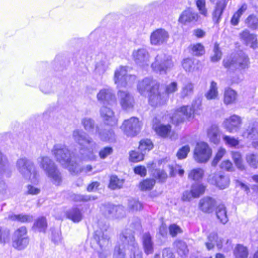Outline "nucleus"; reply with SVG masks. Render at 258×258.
I'll return each mask as SVG.
<instances>
[{
	"label": "nucleus",
	"instance_id": "nucleus-9",
	"mask_svg": "<svg viewBox=\"0 0 258 258\" xmlns=\"http://www.w3.org/2000/svg\"><path fill=\"white\" fill-rule=\"evenodd\" d=\"M136 79V76L127 74L126 67H120L114 72V83L119 88L131 85L135 81Z\"/></svg>",
	"mask_w": 258,
	"mask_h": 258
},
{
	"label": "nucleus",
	"instance_id": "nucleus-49",
	"mask_svg": "<svg viewBox=\"0 0 258 258\" xmlns=\"http://www.w3.org/2000/svg\"><path fill=\"white\" fill-rule=\"evenodd\" d=\"M204 170L200 168L191 170L188 173V178L194 180H199L203 178Z\"/></svg>",
	"mask_w": 258,
	"mask_h": 258
},
{
	"label": "nucleus",
	"instance_id": "nucleus-26",
	"mask_svg": "<svg viewBox=\"0 0 258 258\" xmlns=\"http://www.w3.org/2000/svg\"><path fill=\"white\" fill-rule=\"evenodd\" d=\"M227 4V2L225 0H220L216 3L212 14L213 20L215 23L218 24L221 21Z\"/></svg>",
	"mask_w": 258,
	"mask_h": 258
},
{
	"label": "nucleus",
	"instance_id": "nucleus-46",
	"mask_svg": "<svg viewBox=\"0 0 258 258\" xmlns=\"http://www.w3.org/2000/svg\"><path fill=\"white\" fill-rule=\"evenodd\" d=\"M194 91V85L190 82L184 84L180 92V97L182 98L191 95Z\"/></svg>",
	"mask_w": 258,
	"mask_h": 258
},
{
	"label": "nucleus",
	"instance_id": "nucleus-27",
	"mask_svg": "<svg viewBox=\"0 0 258 258\" xmlns=\"http://www.w3.org/2000/svg\"><path fill=\"white\" fill-rule=\"evenodd\" d=\"M215 205V200L210 197L203 198L199 202V208L204 213H212L214 210Z\"/></svg>",
	"mask_w": 258,
	"mask_h": 258
},
{
	"label": "nucleus",
	"instance_id": "nucleus-34",
	"mask_svg": "<svg viewBox=\"0 0 258 258\" xmlns=\"http://www.w3.org/2000/svg\"><path fill=\"white\" fill-rule=\"evenodd\" d=\"M8 219L12 221H17L21 223L30 222L33 220V216L28 214H10L8 216Z\"/></svg>",
	"mask_w": 258,
	"mask_h": 258
},
{
	"label": "nucleus",
	"instance_id": "nucleus-11",
	"mask_svg": "<svg viewBox=\"0 0 258 258\" xmlns=\"http://www.w3.org/2000/svg\"><path fill=\"white\" fill-rule=\"evenodd\" d=\"M196 110L195 105L191 106H183L176 110L171 117L172 122L175 124H178L183 122L185 119H189Z\"/></svg>",
	"mask_w": 258,
	"mask_h": 258
},
{
	"label": "nucleus",
	"instance_id": "nucleus-47",
	"mask_svg": "<svg viewBox=\"0 0 258 258\" xmlns=\"http://www.w3.org/2000/svg\"><path fill=\"white\" fill-rule=\"evenodd\" d=\"M232 159L236 167L240 170L244 169V166L243 164L242 156L240 152L233 151L231 153Z\"/></svg>",
	"mask_w": 258,
	"mask_h": 258
},
{
	"label": "nucleus",
	"instance_id": "nucleus-40",
	"mask_svg": "<svg viewBox=\"0 0 258 258\" xmlns=\"http://www.w3.org/2000/svg\"><path fill=\"white\" fill-rule=\"evenodd\" d=\"M218 95L217 84L214 82L212 81L210 86V89L205 96L208 100L215 99L217 98Z\"/></svg>",
	"mask_w": 258,
	"mask_h": 258
},
{
	"label": "nucleus",
	"instance_id": "nucleus-35",
	"mask_svg": "<svg viewBox=\"0 0 258 258\" xmlns=\"http://www.w3.org/2000/svg\"><path fill=\"white\" fill-rule=\"evenodd\" d=\"M247 9V6L246 4H243L241 5L238 10L233 15L230 20L231 25L237 26L238 24L240 18L246 11Z\"/></svg>",
	"mask_w": 258,
	"mask_h": 258
},
{
	"label": "nucleus",
	"instance_id": "nucleus-50",
	"mask_svg": "<svg viewBox=\"0 0 258 258\" xmlns=\"http://www.w3.org/2000/svg\"><path fill=\"white\" fill-rule=\"evenodd\" d=\"M174 244L177 248L178 252L181 256L185 255L187 254L188 250L186 243L184 241L182 240H176L174 242Z\"/></svg>",
	"mask_w": 258,
	"mask_h": 258
},
{
	"label": "nucleus",
	"instance_id": "nucleus-45",
	"mask_svg": "<svg viewBox=\"0 0 258 258\" xmlns=\"http://www.w3.org/2000/svg\"><path fill=\"white\" fill-rule=\"evenodd\" d=\"M153 145L150 140H143L140 141L139 146V150L144 155L147 152L152 149Z\"/></svg>",
	"mask_w": 258,
	"mask_h": 258
},
{
	"label": "nucleus",
	"instance_id": "nucleus-22",
	"mask_svg": "<svg viewBox=\"0 0 258 258\" xmlns=\"http://www.w3.org/2000/svg\"><path fill=\"white\" fill-rule=\"evenodd\" d=\"M241 124V118L236 115H233L223 121V126L230 133L237 131Z\"/></svg>",
	"mask_w": 258,
	"mask_h": 258
},
{
	"label": "nucleus",
	"instance_id": "nucleus-43",
	"mask_svg": "<svg viewBox=\"0 0 258 258\" xmlns=\"http://www.w3.org/2000/svg\"><path fill=\"white\" fill-rule=\"evenodd\" d=\"M154 131L159 136L165 138L171 131V126L161 124L158 126H155Z\"/></svg>",
	"mask_w": 258,
	"mask_h": 258
},
{
	"label": "nucleus",
	"instance_id": "nucleus-33",
	"mask_svg": "<svg viewBox=\"0 0 258 258\" xmlns=\"http://www.w3.org/2000/svg\"><path fill=\"white\" fill-rule=\"evenodd\" d=\"M237 99V93L230 88H227L225 89L224 93V102L226 105L231 104L235 103Z\"/></svg>",
	"mask_w": 258,
	"mask_h": 258
},
{
	"label": "nucleus",
	"instance_id": "nucleus-13",
	"mask_svg": "<svg viewBox=\"0 0 258 258\" xmlns=\"http://www.w3.org/2000/svg\"><path fill=\"white\" fill-rule=\"evenodd\" d=\"M141 126L142 123L139 118L132 117L123 121L121 128L126 136L133 137L139 133Z\"/></svg>",
	"mask_w": 258,
	"mask_h": 258
},
{
	"label": "nucleus",
	"instance_id": "nucleus-24",
	"mask_svg": "<svg viewBox=\"0 0 258 258\" xmlns=\"http://www.w3.org/2000/svg\"><path fill=\"white\" fill-rule=\"evenodd\" d=\"M199 17L198 13L192 9L188 8L182 12L179 18V22L184 24L195 23L198 21Z\"/></svg>",
	"mask_w": 258,
	"mask_h": 258
},
{
	"label": "nucleus",
	"instance_id": "nucleus-7",
	"mask_svg": "<svg viewBox=\"0 0 258 258\" xmlns=\"http://www.w3.org/2000/svg\"><path fill=\"white\" fill-rule=\"evenodd\" d=\"M224 67L231 71L236 69L244 70L249 67V61L248 56L242 52L232 54L223 60Z\"/></svg>",
	"mask_w": 258,
	"mask_h": 258
},
{
	"label": "nucleus",
	"instance_id": "nucleus-10",
	"mask_svg": "<svg viewBox=\"0 0 258 258\" xmlns=\"http://www.w3.org/2000/svg\"><path fill=\"white\" fill-rule=\"evenodd\" d=\"M29 241L27 229L25 226L19 228L14 232L12 237V245L14 248L23 249L28 245Z\"/></svg>",
	"mask_w": 258,
	"mask_h": 258
},
{
	"label": "nucleus",
	"instance_id": "nucleus-61",
	"mask_svg": "<svg viewBox=\"0 0 258 258\" xmlns=\"http://www.w3.org/2000/svg\"><path fill=\"white\" fill-rule=\"evenodd\" d=\"M182 65L186 72H191L195 69L194 62L190 58L184 59L182 61Z\"/></svg>",
	"mask_w": 258,
	"mask_h": 258
},
{
	"label": "nucleus",
	"instance_id": "nucleus-38",
	"mask_svg": "<svg viewBox=\"0 0 258 258\" xmlns=\"http://www.w3.org/2000/svg\"><path fill=\"white\" fill-rule=\"evenodd\" d=\"M216 215L217 218L220 222L223 224L226 223L228 220L226 208L223 205H220L216 211Z\"/></svg>",
	"mask_w": 258,
	"mask_h": 258
},
{
	"label": "nucleus",
	"instance_id": "nucleus-36",
	"mask_svg": "<svg viewBox=\"0 0 258 258\" xmlns=\"http://www.w3.org/2000/svg\"><path fill=\"white\" fill-rule=\"evenodd\" d=\"M235 258H247L248 251L246 247L242 244H237L233 250Z\"/></svg>",
	"mask_w": 258,
	"mask_h": 258
},
{
	"label": "nucleus",
	"instance_id": "nucleus-6",
	"mask_svg": "<svg viewBox=\"0 0 258 258\" xmlns=\"http://www.w3.org/2000/svg\"><path fill=\"white\" fill-rule=\"evenodd\" d=\"M108 229L109 226L107 224H105L102 226L100 225L99 229L94 232L93 240L102 250V251H98L100 258H106L108 254L106 249L110 239V231Z\"/></svg>",
	"mask_w": 258,
	"mask_h": 258
},
{
	"label": "nucleus",
	"instance_id": "nucleus-19",
	"mask_svg": "<svg viewBox=\"0 0 258 258\" xmlns=\"http://www.w3.org/2000/svg\"><path fill=\"white\" fill-rule=\"evenodd\" d=\"M158 87H159V83L156 80L151 78H145L139 82L137 88L140 93L143 95L146 92H149L150 93L153 88L157 89Z\"/></svg>",
	"mask_w": 258,
	"mask_h": 258
},
{
	"label": "nucleus",
	"instance_id": "nucleus-25",
	"mask_svg": "<svg viewBox=\"0 0 258 258\" xmlns=\"http://www.w3.org/2000/svg\"><path fill=\"white\" fill-rule=\"evenodd\" d=\"M142 242L145 253L147 255L152 254L154 252V242L149 232L143 233Z\"/></svg>",
	"mask_w": 258,
	"mask_h": 258
},
{
	"label": "nucleus",
	"instance_id": "nucleus-62",
	"mask_svg": "<svg viewBox=\"0 0 258 258\" xmlns=\"http://www.w3.org/2000/svg\"><path fill=\"white\" fill-rule=\"evenodd\" d=\"M189 151V146L188 145H185L179 149L176 154V156L179 159H184L187 157Z\"/></svg>",
	"mask_w": 258,
	"mask_h": 258
},
{
	"label": "nucleus",
	"instance_id": "nucleus-64",
	"mask_svg": "<svg viewBox=\"0 0 258 258\" xmlns=\"http://www.w3.org/2000/svg\"><path fill=\"white\" fill-rule=\"evenodd\" d=\"M196 6L201 15L204 16H207V10L206 8L205 0H197Z\"/></svg>",
	"mask_w": 258,
	"mask_h": 258
},
{
	"label": "nucleus",
	"instance_id": "nucleus-48",
	"mask_svg": "<svg viewBox=\"0 0 258 258\" xmlns=\"http://www.w3.org/2000/svg\"><path fill=\"white\" fill-rule=\"evenodd\" d=\"M124 180L119 179L116 176L112 175L110 177L109 187L112 189H116L122 187Z\"/></svg>",
	"mask_w": 258,
	"mask_h": 258
},
{
	"label": "nucleus",
	"instance_id": "nucleus-39",
	"mask_svg": "<svg viewBox=\"0 0 258 258\" xmlns=\"http://www.w3.org/2000/svg\"><path fill=\"white\" fill-rule=\"evenodd\" d=\"M245 24L252 30H258V16L254 14L250 15L245 19Z\"/></svg>",
	"mask_w": 258,
	"mask_h": 258
},
{
	"label": "nucleus",
	"instance_id": "nucleus-52",
	"mask_svg": "<svg viewBox=\"0 0 258 258\" xmlns=\"http://www.w3.org/2000/svg\"><path fill=\"white\" fill-rule=\"evenodd\" d=\"M257 134V130L254 124L249 125L248 128L242 133V136L247 139H252Z\"/></svg>",
	"mask_w": 258,
	"mask_h": 258
},
{
	"label": "nucleus",
	"instance_id": "nucleus-28",
	"mask_svg": "<svg viewBox=\"0 0 258 258\" xmlns=\"http://www.w3.org/2000/svg\"><path fill=\"white\" fill-rule=\"evenodd\" d=\"M98 59L95 65L94 73L97 75L102 76L107 70L108 62L106 56L102 54L98 56Z\"/></svg>",
	"mask_w": 258,
	"mask_h": 258
},
{
	"label": "nucleus",
	"instance_id": "nucleus-55",
	"mask_svg": "<svg viewBox=\"0 0 258 258\" xmlns=\"http://www.w3.org/2000/svg\"><path fill=\"white\" fill-rule=\"evenodd\" d=\"M246 160L250 166L253 168H257L258 165V158L255 154L252 153L247 154Z\"/></svg>",
	"mask_w": 258,
	"mask_h": 258
},
{
	"label": "nucleus",
	"instance_id": "nucleus-20",
	"mask_svg": "<svg viewBox=\"0 0 258 258\" xmlns=\"http://www.w3.org/2000/svg\"><path fill=\"white\" fill-rule=\"evenodd\" d=\"M98 101L104 105L110 104L115 100V95L110 88L101 89L97 95Z\"/></svg>",
	"mask_w": 258,
	"mask_h": 258
},
{
	"label": "nucleus",
	"instance_id": "nucleus-30",
	"mask_svg": "<svg viewBox=\"0 0 258 258\" xmlns=\"http://www.w3.org/2000/svg\"><path fill=\"white\" fill-rule=\"evenodd\" d=\"M96 133L98 134L99 137L102 141L113 142L115 140V134L111 128L104 129L100 131L98 127H97Z\"/></svg>",
	"mask_w": 258,
	"mask_h": 258
},
{
	"label": "nucleus",
	"instance_id": "nucleus-41",
	"mask_svg": "<svg viewBox=\"0 0 258 258\" xmlns=\"http://www.w3.org/2000/svg\"><path fill=\"white\" fill-rule=\"evenodd\" d=\"M104 214L108 217H114L115 211H119L122 212L121 206H114L113 205L108 204L103 206Z\"/></svg>",
	"mask_w": 258,
	"mask_h": 258
},
{
	"label": "nucleus",
	"instance_id": "nucleus-37",
	"mask_svg": "<svg viewBox=\"0 0 258 258\" xmlns=\"http://www.w3.org/2000/svg\"><path fill=\"white\" fill-rule=\"evenodd\" d=\"M81 124L84 129L89 133H92L95 128L98 127L95 125V122L93 119L85 117L81 119Z\"/></svg>",
	"mask_w": 258,
	"mask_h": 258
},
{
	"label": "nucleus",
	"instance_id": "nucleus-12",
	"mask_svg": "<svg viewBox=\"0 0 258 258\" xmlns=\"http://www.w3.org/2000/svg\"><path fill=\"white\" fill-rule=\"evenodd\" d=\"M212 154V150L208 144L205 142H199L197 144L194 150V158L198 163H206L210 159Z\"/></svg>",
	"mask_w": 258,
	"mask_h": 258
},
{
	"label": "nucleus",
	"instance_id": "nucleus-4",
	"mask_svg": "<svg viewBox=\"0 0 258 258\" xmlns=\"http://www.w3.org/2000/svg\"><path fill=\"white\" fill-rule=\"evenodd\" d=\"M37 163L51 182L56 186L62 182V176L55 163L47 156H40L37 158Z\"/></svg>",
	"mask_w": 258,
	"mask_h": 258
},
{
	"label": "nucleus",
	"instance_id": "nucleus-42",
	"mask_svg": "<svg viewBox=\"0 0 258 258\" xmlns=\"http://www.w3.org/2000/svg\"><path fill=\"white\" fill-rule=\"evenodd\" d=\"M206 187L202 183H195L191 187V192L195 198L199 197L203 195L205 190Z\"/></svg>",
	"mask_w": 258,
	"mask_h": 258
},
{
	"label": "nucleus",
	"instance_id": "nucleus-31",
	"mask_svg": "<svg viewBox=\"0 0 258 258\" xmlns=\"http://www.w3.org/2000/svg\"><path fill=\"white\" fill-rule=\"evenodd\" d=\"M207 135L211 142L215 144L219 143L220 140V133L217 125L213 124L208 129Z\"/></svg>",
	"mask_w": 258,
	"mask_h": 258
},
{
	"label": "nucleus",
	"instance_id": "nucleus-56",
	"mask_svg": "<svg viewBox=\"0 0 258 258\" xmlns=\"http://www.w3.org/2000/svg\"><path fill=\"white\" fill-rule=\"evenodd\" d=\"M192 53L194 55L200 56L205 53L204 46L201 43H197L190 46Z\"/></svg>",
	"mask_w": 258,
	"mask_h": 258
},
{
	"label": "nucleus",
	"instance_id": "nucleus-8",
	"mask_svg": "<svg viewBox=\"0 0 258 258\" xmlns=\"http://www.w3.org/2000/svg\"><path fill=\"white\" fill-rule=\"evenodd\" d=\"M173 66L171 57L160 52L158 53L151 63L152 70L160 74H165L167 71Z\"/></svg>",
	"mask_w": 258,
	"mask_h": 258
},
{
	"label": "nucleus",
	"instance_id": "nucleus-3",
	"mask_svg": "<svg viewBox=\"0 0 258 258\" xmlns=\"http://www.w3.org/2000/svg\"><path fill=\"white\" fill-rule=\"evenodd\" d=\"M51 153L56 160L64 168L68 169L70 172H78L80 168L77 166L74 167L76 158L71 153L68 148L64 144H55L51 150Z\"/></svg>",
	"mask_w": 258,
	"mask_h": 258
},
{
	"label": "nucleus",
	"instance_id": "nucleus-57",
	"mask_svg": "<svg viewBox=\"0 0 258 258\" xmlns=\"http://www.w3.org/2000/svg\"><path fill=\"white\" fill-rule=\"evenodd\" d=\"M153 176L160 182H164L167 177L166 173L160 169H155L153 173Z\"/></svg>",
	"mask_w": 258,
	"mask_h": 258
},
{
	"label": "nucleus",
	"instance_id": "nucleus-17",
	"mask_svg": "<svg viewBox=\"0 0 258 258\" xmlns=\"http://www.w3.org/2000/svg\"><path fill=\"white\" fill-rule=\"evenodd\" d=\"M117 96L121 108L125 110L133 109L135 101L133 97L127 91L119 90Z\"/></svg>",
	"mask_w": 258,
	"mask_h": 258
},
{
	"label": "nucleus",
	"instance_id": "nucleus-58",
	"mask_svg": "<svg viewBox=\"0 0 258 258\" xmlns=\"http://www.w3.org/2000/svg\"><path fill=\"white\" fill-rule=\"evenodd\" d=\"M96 197L91 195H74L73 199L77 202H88L97 199Z\"/></svg>",
	"mask_w": 258,
	"mask_h": 258
},
{
	"label": "nucleus",
	"instance_id": "nucleus-60",
	"mask_svg": "<svg viewBox=\"0 0 258 258\" xmlns=\"http://www.w3.org/2000/svg\"><path fill=\"white\" fill-rule=\"evenodd\" d=\"M177 90V83L175 82H173L166 86L164 93L166 95L167 99H168L169 95L176 92Z\"/></svg>",
	"mask_w": 258,
	"mask_h": 258
},
{
	"label": "nucleus",
	"instance_id": "nucleus-51",
	"mask_svg": "<svg viewBox=\"0 0 258 258\" xmlns=\"http://www.w3.org/2000/svg\"><path fill=\"white\" fill-rule=\"evenodd\" d=\"M155 183V180L153 179H146L140 183L141 190L146 191L152 189Z\"/></svg>",
	"mask_w": 258,
	"mask_h": 258
},
{
	"label": "nucleus",
	"instance_id": "nucleus-15",
	"mask_svg": "<svg viewBox=\"0 0 258 258\" xmlns=\"http://www.w3.org/2000/svg\"><path fill=\"white\" fill-rule=\"evenodd\" d=\"M132 57L135 62L141 67L149 66L150 55L146 48H141L134 50L132 52Z\"/></svg>",
	"mask_w": 258,
	"mask_h": 258
},
{
	"label": "nucleus",
	"instance_id": "nucleus-23",
	"mask_svg": "<svg viewBox=\"0 0 258 258\" xmlns=\"http://www.w3.org/2000/svg\"><path fill=\"white\" fill-rule=\"evenodd\" d=\"M100 114L106 124L112 126L116 124L117 119L110 108L103 105L100 109Z\"/></svg>",
	"mask_w": 258,
	"mask_h": 258
},
{
	"label": "nucleus",
	"instance_id": "nucleus-16",
	"mask_svg": "<svg viewBox=\"0 0 258 258\" xmlns=\"http://www.w3.org/2000/svg\"><path fill=\"white\" fill-rule=\"evenodd\" d=\"M167 97L164 92H161L159 87L153 90L149 93V102L153 107H158L165 104L167 101Z\"/></svg>",
	"mask_w": 258,
	"mask_h": 258
},
{
	"label": "nucleus",
	"instance_id": "nucleus-29",
	"mask_svg": "<svg viewBox=\"0 0 258 258\" xmlns=\"http://www.w3.org/2000/svg\"><path fill=\"white\" fill-rule=\"evenodd\" d=\"M240 37L247 45L250 46L251 48L255 49L257 47V39L256 36L250 34L247 30H244L240 34Z\"/></svg>",
	"mask_w": 258,
	"mask_h": 258
},
{
	"label": "nucleus",
	"instance_id": "nucleus-44",
	"mask_svg": "<svg viewBox=\"0 0 258 258\" xmlns=\"http://www.w3.org/2000/svg\"><path fill=\"white\" fill-rule=\"evenodd\" d=\"M47 227L46 220L43 217L38 218L33 225V228L39 232H45Z\"/></svg>",
	"mask_w": 258,
	"mask_h": 258
},
{
	"label": "nucleus",
	"instance_id": "nucleus-18",
	"mask_svg": "<svg viewBox=\"0 0 258 258\" xmlns=\"http://www.w3.org/2000/svg\"><path fill=\"white\" fill-rule=\"evenodd\" d=\"M169 35L167 31L164 29H157L150 35V42L152 45H160L166 42Z\"/></svg>",
	"mask_w": 258,
	"mask_h": 258
},
{
	"label": "nucleus",
	"instance_id": "nucleus-5",
	"mask_svg": "<svg viewBox=\"0 0 258 258\" xmlns=\"http://www.w3.org/2000/svg\"><path fill=\"white\" fill-rule=\"evenodd\" d=\"M16 167L24 178L35 184L38 182L39 173L32 161L26 158H20L17 161Z\"/></svg>",
	"mask_w": 258,
	"mask_h": 258
},
{
	"label": "nucleus",
	"instance_id": "nucleus-21",
	"mask_svg": "<svg viewBox=\"0 0 258 258\" xmlns=\"http://www.w3.org/2000/svg\"><path fill=\"white\" fill-rule=\"evenodd\" d=\"M208 181L212 184L216 185L221 189L227 188L229 184L230 180L228 176L223 175L220 173H215L210 175Z\"/></svg>",
	"mask_w": 258,
	"mask_h": 258
},
{
	"label": "nucleus",
	"instance_id": "nucleus-53",
	"mask_svg": "<svg viewBox=\"0 0 258 258\" xmlns=\"http://www.w3.org/2000/svg\"><path fill=\"white\" fill-rule=\"evenodd\" d=\"M223 139L225 144L231 148H235L238 145L239 142L238 139L226 135L223 136Z\"/></svg>",
	"mask_w": 258,
	"mask_h": 258
},
{
	"label": "nucleus",
	"instance_id": "nucleus-14",
	"mask_svg": "<svg viewBox=\"0 0 258 258\" xmlns=\"http://www.w3.org/2000/svg\"><path fill=\"white\" fill-rule=\"evenodd\" d=\"M224 239L219 238L216 233H211L208 236V241L206 243V245L208 250L212 249L216 243L218 249L223 248L225 251H228L232 248L231 241L227 239L225 245H223Z\"/></svg>",
	"mask_w": 258,
	"mask_h": 258
},
{
	"label": "nucleus",
	"instance_id": "nucleus-63",
	"mask_svg": "<svg viewBox=\"0 0 258 258\" xmlns=\"http://www.w3.org/2000/svg\"><path fill=\"white\" fill-rule=\"evenodd\" d=\"M213 51L214 55L211 56V59L212 62H217L221 58L222 55V52L220 50L219 45L218 44H215Z\"/></svg>",
	"mask_w": 258,
	"mask_h": 258
},
{
	"label": "nucleus",
	"instance_id": "nucleus-59",
	"mask_svg": "<svg viewBox=\"0 0 258 258\" xmlns=\"http://www.w3.org/2000/svg\"><path fill=\"white\" fill-rule=\"evenodd\" d=\"M144 153L138 151H132L130 154V159L133 162H138L143 160Z\"/></svg>",
	"mask_w": 258,
	"mask_h": 258
},
{
	"label": "nucleus",
	"instance_id": "nucleus-1",
	"mask_svg": "<svg viewBox=\"0 0 258 258\" xmlns=\"http://www.w3.org/2000/svg\"><path fill=\"white\" fill-rule=\"evenodd\" d=\"M130 227L132 229H126L119 235L117 244L114 248L113 258H124L127 250L133 254L131 255V258H142V253L134 235L136 231L142 230L140 219L137 217L134 218Z\"/></svg>",
	"mask_w": 258,
	"mask_h": 258
},
{
	"label": "nucleus",
	"instance_id": "nucleus-32",
	"mask_svg": "<svg viewBox=\"0 0 258 258\" xmlns=\"http://www.w3.org/2000/svg\"><path fill=\"white\" fill-rule=\"evenodd\" d=\"M66 215L69 219L75 223H78L83 218V214L79 209L76 207L72 208L66 212Z\"/></svg>",
	"mask_w": 258,
	"mask_h": 258
},
{
	"label": "nucleus",
	"instance_id": "nucleus-54",
	"mask_svg": "<svg viewBox=\"0 0 258 258\" xmlns=\"http://www.w3.org/2000/svg\"><path fill=\"white\" fill-rule=\"evenodd\" d=\"M0 168L8 174L10 172V165L7 157L0 151Z\"/></svg>",
	"mask_w": 258,
	"mask_h": 258
},
{
	"label": "nucleus",
	"instance_id": "nucleus-2",
	"mask_svg": "<svg viewBox=\"0 0 258 258\" xmlns=\"http://www.w3.org/2000/svg\"><path fill=\"white\" fill-rule=\"evenodd\" d=\"M74 141L80 147L81 158L83 160H95L97 158L95 154L98 148L97 143L84 131L75 130L73 133Z\"/></svg>",
	"mask_w": 258,
	"mask_h": 258
}]
</instances>
